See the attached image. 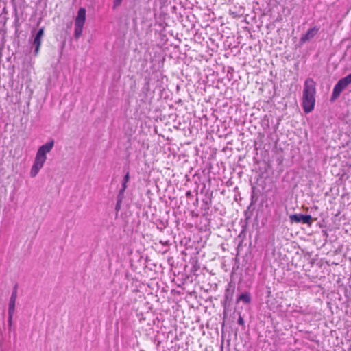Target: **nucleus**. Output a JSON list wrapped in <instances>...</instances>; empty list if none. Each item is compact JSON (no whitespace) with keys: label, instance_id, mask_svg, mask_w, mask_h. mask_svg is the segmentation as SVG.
Returning <instances> with one entry per match:
<instances>
[{"label":"nucleus","instance_id":"obj_13","mask_svg":"<svg viewBox=\"0 0 351 351\" xmlns=\"http://www.w3.org/2000/svg\"><path fill=\"white\" fill-rule=\"evenodd\" d=\"M43 35H44V28L41 27L38 30V32L36 34V36L43 38Z\"/></svg>","mask_w":351,"mask_h":351},{"label":"nucleus","instance_id":"obj_17","mask_svg":"<svg viewBox=\"0 0 351 351\" xmlns=\"http://www.w3.org/2000/svg\"><path fill=\"white\" fill-rule=\"evenodd\" d=\"M129 179H130V175H129V172H128L123 178V182L127 183L129 181Z\"/></svg>","mask_w":351,"mask_h":351},{"label":"nucleus","instance_id":"obj_7","mask_svg":"<svg viewBox=\"0 0 351 351\" xmlns=\"http://www.w3.org/2000/svg\"><path fill=\"white\" fill-rule=\"evenodd\" d=\"M86 9L84 8H80L77 12V15L75 19V24L84 25L86 21Z\"/></svg>","mask_w":351,"mask_h":351},{"label":"nucleus","instance_id":"obj_4","mask_svg":"<svg viewBox=\"0 0 351 351\" xmlns=\"http://www.w3.org/2000/svg\"><path fill=\"white\" fill-rule=\"evenodd\" d=\"M17 298V287L15 286L11 294L8 304V326L10 328L12 326V317L15 311V304Z\"/></svg>","mask_w":351,"mask_h":351},{"label":"nucleus","instance_id":"obj_6","mask_svg":"<svg viewBox=\"0 0 351 351\" xmlns=\"http://www.w3.org/2000/svg\"><path fill=\"white\" fill-rule=\"evenodd\" d=\"M318 32L319 28L317 27H313L309 29L307 32L300 38V42L302 44L310 40L315 37Z\"/></svg>","mask_w":351,"mask_h":351},{"label":"nucleus","instance_id":"obj_20","mask_svg":"<svg viewBox=\"0 0 351 351\" xmlns=\"http://www.w3.org/2000/svg\"><path fill=\"white\" fill-rule=\"evenodd\" d=\"M127 183H125V182H122V186L121 187L124 189H126L127 188V185H126Z\"/></svg>","mask_w":351,"mask_h":351},{"label":"nucleus","instance_id":"obj_2","mask_svg":"<svg viewBox=\"0 0 351 351\" xmlns=\"http://www.w3.org/2000/svg\"><path fill=\"white\" fill-rule=\"evenodd\" d=\"M54 143V140L51 139L38 149L29 173L32 178H35L43 168L47 158V154L52 150Z\"/></svg>","mask_w":351,"mask_h":351},{"label":"nucleus","instance_id":"obj_9","mask_svg":"<svg viewBox=\"0 0 351 351\" xmlns=\"http://www.w3.org/2000/svg\"><path fill=\"white\" fill-rule=\"evenodd\" d=\"M41 40H42V38L35 35V37L33 40V45L35 47V49L34 51V53L35 56H37L40 47L41 45Z\"/></svg>","mask_w":351,"mask_h":351},{"label":"nucleus","instance_id":"obj_15","mask_svg":"<svg viewBox=\"0 0 351 351\" xmlns=\"http://www.w3.org/2000/svg\"><path fill=\"white\" fill-rule=\"evenodd\" d=\"M123 197H124L123 194L118 193L117 197V201L122 202Z\"/></svg>","mask_w":351,"mask_h":351},{"label":"nucleus","instance_id":"obj_10","mask_svg":"<svg viewBox=\"0 0 351 351\" xmlns=\"http://www.w3.org/2000/svg\"><path fill=\"white\" fill-rule=\"evenodd\" d=\"M251 300L250 294L247 292L242 293L237 300V301H242L245 304H250Z\"/></svg>","mask_w":351,"mask_h":351},{"label":"nucleus","instance_id":"obj_12","mask_svg":"<svg viewBox=\"0 0 351 351\" xmlns=\"http://www.w3.org/2000/svg\"><path fill=\"white\" fill-rule=\"evenodd\" d=\"M123 0H113V6L112 8L115 10L117 8L120 6Z\"/></svg>","mask_w":351,"mask_h":351},{"label":"nucleus","instance_id":"obj_14","mask_svg":"<svg viewBox=\"0 0 351 351\" xmlns=\"http://www.w3.org/2000/svg\"><path fill=\"white\" fill-rule=\"evenodd\" d=\"M121 204H122V202L117 201V204H116V206H115V210L117 211V213H118L120 210L121 206Z\"/></svg>","mask_w":351,"mask_h":351},{"label":"nucleus","instance_id":"obj_8","mask_svg":"<svg viewBox=\"0 0 351 351\" xmlns=\"http://www.w3.org/2000/svg\"><path fill=\"white\" fill-rule=\"evenodd\" d=\"M234 288H231L230 285L225 291L224 294V300L225 303L230 302L232 300L233 294H234Z\"/></svg>","mask_w":351,"mask_h":351},{"label":"nucleus","instance_id":"obj_16","mask_svg":"<svg viewBox=\"0 0 351 351\" xmlns=\"http://www.w3.org/2000/svg\"><path fill=\"white\" fill-rule=\"evenodd\" d=\"M237 323H238V324H239L241 326H243L244 324V319H243V317L241 315H239V317Z\"/></svg>","mask_w":351,"mask_h":351},{"label":"nucleus","instance_id":"obj_1","mask_svg":"<svg viewBox=\"0 0 351 351\" xmlns=\"http://www.w3.org/2000/svg\"><path fill=\"white\" fill-rule=\"evenodd\" d=\"M316 84L312 78H307L304 84L302 93V106L305 113H310L315 107Z\"/></svg>","mask_w":351,"mask_h":351},{"label":"nucleus","instance_id":"obj_3","mask_svg":"<svg viewBox=\"0 0 351 351\" xmlns=\"http://www.w3.org/2000/svg\"><path fill=\"white\" fill-rule=\"evenodd\" d=\"M350 84L351 73L340 79L334 86L332 93L330 97V101H335V100H337L339 97L341 92Z\"/></svg>","mask_w":351,"mask_h":351},{"label":"nucleus","instance_id":"obj_11","mask_svg":"<svg viewBox=\"0 0 351 351\" xmlns=\"http://www.w3.org/2000/svg\"><path fill=\"white\" fill-rule=\"evenodd\" d=\"M84 25L75 24L74 36L78 39L82 34L83 27Z\"/></svg>","mask_w":351,"mask_h":351},{"label":"nucleus","instance_id":"obj_5","mask_svg":"<svg viewBox=\"0 0 351 351\" xmlns=\"http://www.w3.org/2000/svg\"><path fill=\"white\" fill-rule=\"evenodd\" d=\"M289 219L292 223H302L308 226L312 224V217L309 215L293 214L289 216Z\"/></svg>","mask_w":351,"mask_h":351},{"label":"nucleus","instance_id":"obj_18","mask_svg":"<svg viewBox=\"0 0 351 351\" xmlns=\"http://www.w3.org/2000/svg\"><path fill=\"white\" fill-rule=\"evenodd\" d=\"M186 196L187 197H192V193H191V191H188L186 193Z\"/></svg>","mask_w":351,"mask_h":351},{"label":"nucleus","instance_id":"obj_19","mask_svg":"<svg viewBox=\"0 0 351 351\" xmlns=\"http://www.w3.org/2000/svg\"><path fill=\"white\" fill-rule=\"evenodd\" d=\"M125 189H123L121 187V189L119 190V193H121V194H123L124 195V192H125Z\"/></svg>","mask_w":351,"mask_h":351}]
</instances>
